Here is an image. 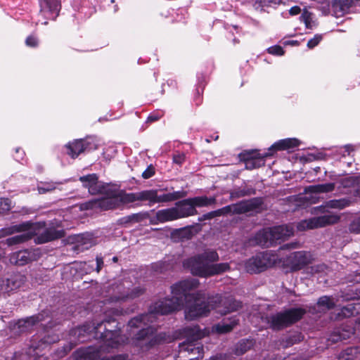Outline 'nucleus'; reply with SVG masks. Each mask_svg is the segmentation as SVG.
<instances>
[{"label":"nucleus","instance_id":"obj_1","mask_svg":"<svg viewBox=\"0 0 360 360\" xmlns=\"http://www.w3.org/2000/svg\"><path fill=\"white\" fill-rule=\"evenodd\" d=\"M199 285L197 278L186 279L173 285L171 287L172 298L155 302L150 307L148 313L134 317L128 322V335H121L119 328L112 329L110 325L116 321L111 319L96 323H86L72 328L69 334L70 345L64 348L65 352L70 351L77 344L85 342L91 335L96 338H101L105 346L112 349L126 343L131 337L136 346L142 350H148L166 342L168 338L165 333H156L155 328L151 326L156 316L172 313L184 305L187 320L206 316L212 309H217L221 314V296L217 295L209 297L208 302H200L201 299L205 298V293L195 291Z\"/></svg>","mask_w":360,"mask_h":360},{"label":"nucleus","instance_id":"obj_2","mask_svg":"<svg viewBox=\"0 0 360 360\" xmlns=\"http://www.w3.org/2000/svg\"><path fill=\"white\" fill-rule=\"evenodd\" d=\"M219 255L216 250L207 249L202 253L198 254L185 259L184 267L193 275L202 278H207L222 274L230 268L228 263H218Z\"/></svg>","mask_w":360,"mask_h":360},{"label":"nucleus","instance_id":"obj_3","mask_svg":"<svg viewBox=\"0 0 360 360\" xmlns=\"http://www.w3.org/2000/svg\"><path fill=\"white\" fill-rule=\"evenodd\" d=\"M58 340L57 334L45 328L41 333L32 337L30 345L25 353L15 354L13 360H38L44 355L42 351Z\"/></svg>","mask_w":360,"mask_h":360},{"label":"nucleus","instance_id":"obj_4","mask_svg":"<svg viewBox=\"0 0 360 360\" xmlns=\"http://www.w3.org/2000/svg\"><path fill=\"white\" fill-rule=\"evenodd\" d=\"M100 194H105V196L89 200L84 205L85 208L99 209L105 211L120 208L124 205L128 204L127 193L124 191L112 188L108 184Z\"/></svg>","mask_w":360,"mask_h":360},{"label":"nucleus","instance_id":"obj_5","mask_svg":"<svg viewBox=\"0 0 360 360\" xmlns=\"http://www.w3.org/2000/svg\"><path fill=\"white\" fill-rule=\"evenodd\" d=\"M183 331L186 340L179 344V352L197 354L195 358L190 360H198L199 358H202L203 345L198 340L205 336V332L198 326L186 327Z\"/></svg>","mask_w":360,"mask_h":360},{"label":"nucleus","instance_id":"obj_6","mask_svg":"<svg viewBox=\"0 0 360 360\" xmlns=\"http://www.w3.org/2000/svg\"><path fill=\"white\" fill-rule=\"evenodd\" d=\"M305 314L301 308H293L270 316L262 317V322L274 330H280L299 321Z\"/></svg>","mask_w":360,"mask_h":360},{"label":"nucleus","instance_id":"obj_7","mask_svg":"<svg viewBox=\"0 0 360 360\" xmlns=\"http://www.w3.org/2000/svg\"><path fill=\"white\" fill-rule=\"evenodd\" d=\"M280 262L281 259L277 254L271 251H264L257 253L247 260L245 269L248 273L257 274Z\"/></svg>","mask_w":360,"mask_h":360},{"label":"nucleus","instance_id":"obj_8","mask_svg":"<svg viewBox=\"0 0 360 360\" xmlns=\"http://www.w3.org/2000/svg\"><path fill=\"white\" fill-rule=\"evenodd\" d=\"M108 292L110 297L104 301V304L117 305L139 297L143 294L144 290L140 287H136L129 290L124 283H120L112 284Z\"/></svg>","mask_w":360,"mask_h":360},{"label":"nucleus","instance_id":"obj_9","mask_svg":"<svg viewBox=\"0 0 360 360\" xmlns=\"http://www.w3.org/2000/svg\"><path fill=\"white\" fill-rule=\"evenodd\" d=\"M32 224L30 222H24L20 224H15L9 227L4 228L1 230V236H8L15 233L27 231L26 233L17 235L7 238L6 243L8 245L22 243L31 238L32 236L34 234L33 231Z\"/></svg>","mask_w":360,"mask_h":360},{"label":"nucleus","instance_id":"obj_10","mask_svg":"<svg viewBox=\"0 0 360 360\" xmlns=\"http://www.w3.org/2000/svg\"><path fill=\"white\" fill-rule=\"evenodd\" d=\"M110 347L103 343L99 347L80 348L74 354V360H128L125 355H116L111 358H101V351L108 350Z\"/></svg>","mask_w":360,"mask_h":360},{"label":"nucleus","instance_id":"obj_11","mask_svg":"<svg viewBox=\"0 0 360 360\" xmlns=\"http://www.w3.org/2000/svg\"><path fill=\"white\" fill-rule=\"evenodd\" d=\"M340 217L334 213H326L322 216L302 220L297 225L299 231H305L318 227H322L338 222Z\"/></svg>","mask_w":360,"mask_h":360},{"label":"nucleus","instance_id":"obj_12","mask_svg":"<svg viewBox=\"0 0 360 360\" xmlns=\"http://www.w3.org/2000/svg\"><path fill=\"white\" fill-rule=\"evenodd\" d=\"M39 4L38 22L47 25V20H56L60 10V0H39Z\"/></svg>","mask_w":360,"mask_h":360},{"label":"nucleus","instance_id":"obj_13","mask_svg":"<svg viewBox=\"0 0 360 360\" xmlns=\"http://www.w3.org/2000/svg\"><path fill=\"white\" fill-rule=\"evenodd\" d=\"M263 202L260 198H253L222 207L224 215L228 214H244L259 209Z\"/></svg>","mask_w":360,"mask_h":360},{"label":"nucleus","instance_id":"obj_14","mask_svg":"<svg viewBox=\"0 0 360 360\" xmlns=\"http://www.w3.org/2000/svg\"><path fill=\"white\" fill-rule=\"evenodd\" d=\"M312 257L310 252L298 251L290 254L283 261L285 265L288 266L291 271H298L304 268L311 260Z\"/></svg>","mask_w":360,"mask_h":360},{"label":"nucleus","instance_id":"obj_15","mask_svg":"<svg viewBox=\"0 0 360 360\" xmlns=\"http://www.w3.org/2000/svg\"><path fill=\"white\" fill-rule=\"evenodd\" d=\"M79 181L84 187L88 188L89 193L91 195L100 194L107 185V184L98 181L96 174L80 176Z\"/></svg>","mask_w":360,"mask_h":360},{"label":"nucleus","instance_id":"obj_16","mask_svg":"<svg viewBox=\"0 0 360 360\" xmlns=\"http://www.w3.org/2000/svg\"><path fill=\"white\" fill-rule=\"evenodd\" d=\"M46 318H49V314L47 311H44L39 314L19 320L15 327L18 328L20 333L26 332L37 324L40 323L42 326V322L45 321Z\"/></svg>","mask_w":360,"mask_h":360},{"label":"nucleus","instance_id":"obj_17","mask_svg":"<svg viewBox=\"0 0 360 360\" xmlns=\"http://www.w3.org/2000/svg\"><path fill=\"white\" fill-rule=\"evenodd\" d=\"M25 281V277L20 274H15L9 278H0V292H9L20 288Z\"/></svg>","mask_w":360,"mask_h":360},{"label":"nucleus","instance_id":"obj_18","mask_svg":"<svg viewBox=\"0 0 360 360\" xmlns=\"http://www.w3.org/2000/svg\"><path fill=\"white\" fill-rule=\"evenodd\" d=\"M129 203L136 201H148L149 205L155 204L156 190H144L137 193H127Z\"/></svg>","mask_w":360,"mask_h":360},{"label":"nucleus","instance_id":"obj_19","mask_svg":"<svg viewBox=\"0 0 360 360\" xmlns=\"http://www.w3.org/2000/svg\"><path fill=\"white\" fill-rule=\"evenodd\" d=\"M64 236L65 231L63 229H56L51 226L45 229L41 233L38 234L35 238V241L37 243L42 244Z\"/></svg>","mask_w":360,"mask_h":360},{"label":"nucleus","instance_id":"obj_20","mask_svg":"<svg viewBox=\"0 0 360 360\" xmlns=\"http://www.w3.org/2000/svg\"><path fill=\"white\" fill-rule=\"evenodd\" d=\"M174 208H176L178 219L198 214V211L194 207L191 198L178 202Z\"/></svg>","mask_w":360,"mask_h":360},{"label":"nucleus","instance_id":"obj_21","mask_svg":"<svg viewBox=\"0 0 360 360\" xmlns=\"http://www.w3.org/2000/svg\"><path fill=\"white\" fill-rule=\"evenodd\" d=\"M178 219L176 211L174 207L158 210L154 217L150 219V223L158 224L159 223H165L167 221Z\"/></svg>","mask_w":360,"mask_h":360},{"label":"nucleus","instance_id":"obj_22","mask_svg":"<svg viewBox=\"0 0 360 360\" xmlns=\"http://www.w3.org/2000/svg\"><path fill=\"white\" fill-rule=\"evenodd\" d=\"M353 6L354 2L352 0H334L331 11L335 17L340 18L349 13Z\"/></svg>","mask_w":360,"mask_h":360},{"label":"nucleus","instance_id":"obj_23","mask_svg":"<svg viewBox=\"0 0 360 360\" xmlns=\"http://www.w3.org/2000/svg\"><path fill=\"white\" fill-rule=\"evenodd\" d=\"M272 233L273 243L276 244L279 240H285L293 234V229L290 226L282 225L270 228Z\"/></svg>","mask_w":360,"mask_h":360},{"label":"nucleus","instance_id":"obj_24","mask_svg":"<svg viewBox=\"0 0 360 360\" xmlns=\"http://www.w3.org/2000/svg\"><path fill=\"white\" fill-rule=\"evenodd\" d=\"M89 147V143L84 140H75L66 145L67 153L72 158H76L80 153L85 151Z\"/></svg>","mask_w":360,"mask_h":360},{"label":"nucleus","instance_id":"obj_25","mask_svg":"<svg viewBox=\"0 0 360 360\" xmlns=\"http://www.w3.org/2000/svg\"><path fill=\"white\" fill-rule=\"evenodd\" d=\"M255 241L256 244L263 247L273 245L272 233H271L270 228L258 231L255 236Z\"/></svg>","mask_w":360,"mask_h":360},{"label":"nucleus","instance_id":"obj_26","mask_svg":"<svg viewBox=\"0 0 360 360\" xmlns=\"http://www.w3.org/2000/svg\"><path fill=\"white\" fill-rule=\"evenodd\" d=\"M300 145V141L295 138L279 140L271 146L269 150H283L293 149Z\"/></svg>","mask_w":360,"mask_h":360},{"label":"nucleus","instance_id":"obj_27","mask_svg":"<svg viewBox=\"0 0 360 360\" xmlns=\"http://www.w3.org/2000/svg\"><path fill=\"white\" fill-rule=\"evenodd\" d=\"M186 195V192L184 191H178L172 193H167L158 194L156 190L155 203L168 202L182 198Z\"/></svg>","mask_w":360,"mask_h":360},{"label":"nucleus","instance_id":"obj_28","mask_svg":"<svg viewBox=\"0 0 360 360\" xmlns=\"http://www.w3.org/2000/svg\"><path fill=\"white\" fill-rule=\"evenodd\" d=\"M256 193L255 188L246 185L236 187L230 191V199L234 200L245 196L255 195Z\"/></svg>","mask_w":360,"mask_h":360},{"label":"nucleus","instance_id":"obj_29","mask_svg":"<svg viewBox=\"0 0 360 360\" xmlns=\"http://www.w3.org/2000/svg\"><path fill=\"white\" fill-rule=\"evenodd\" d=\"M352 334H354V329L352 328L349 329L337 328L330 335L328 340L332 342H337L349 338Z\"/></svg>","mask_w":360,"mask_h":360},{"label":"nucleus","instance_id":"obj_30","mask_svg":"<svg viewBox=\"0 0 360 360\" xmlns=\"http://www.w3.org/2000/svg\"><path fill=\"white\" fill-rule=\"evenodd\" d=\"M30 260V253L27 250H21L14 252L10 257L11 262L18 266H22Z\"/></svg>","mask_w":360,"mask_h":360},{"label":"nucleus","instance_id":"obj_31","mask_svg":"<svg viewBox=\"0 0 360 360\" xmlns=\"http://www.w3.org/2000/svg\"><path fill=\"white\" fill-rule=\"evenodd\" d=\"M238 324V320L235 318L230 321L224 320L221 323L214 325L212 327V330L217 333L223 334L231 331L233 328Z\"/></svg>","mask_w":360,"mask_h":360},{"label":"nucleus","instance_id":"obj_32","mask_svg":"<svg viewBox=\"0 0 360 360\" xmlns=\"http://www.w3.org/2000/svg\"><path fill=\"white\" fill-rule=\"evenodd\" d=\"M349 204V200L345 198H342L339 200H331L326 202L325 205L321 206L320 210H321L323 212H328V211L326 210L327 208L342 210L347 207Z\"/></svg>","mask_w":360,"mask_h":360},{"label":"nucleus","instance_id":"obj_33","mask_svg":"<svg viewBox=\"0 0 360 360\" xmlns=\"http://www.w3.org/2000/svg\"><path fill=\"white\" fill-rule=\"evenodd\" d=\"M191 199L195 208L196 207H208L216 203L215 197H207L206 195H203L191 198Z\"/></svg>","mask_w":360,"mask_h":360},{"label":"nucleus","instance_id":"obj_34","mask_svg":"<svg viewBox=\"0 0 360 360\" xmlns=\"http://www.w3.org/2000/svg\"><path fill=\"white\" fill-rule=\"evenodd\" d=\"M335 188L334 183H327L323 184H317L309 186L306 188V191L312 193H328L333 191Z\"/></svg>","mask_w":360,"mask_h":360},{"label":"nucleus","instance_id":"obj_35","mask_svg":"<svg viewBox=\"0 0 360 360\" xmlns=\"http://www.w3.org/2000/svg\"><path fill=\"white\" fill-rule=\"evenodd\" d=\"M335 301L333 297L322 296L317 302V307L321 311H326L334 308Z\"/></svg>","mask_w":360,"mask_h":360},{"label":"nucleus","instance_id":"obj_36","mask_svg":"<svg viewBox=\"0 0 360 360\" xmlns=\"http://www.w3.org/2000/svg\"><path fill=\"white\" fill-rule=\"evenodd\" d=\"M346 300H360V286L352 287L344 295Z\"/></svg>","mask_w":360,"mask_h":360},{"label":"nucleus","instance_id":"obj_37","mask_svg":"<svg viewBox=\"0 0 360 360\" xmlns=\"http://www.w3.org/2000/svg\"><path fill=\"white\" fill-rule=\"evenodd\" d=\"M252 346V342L249 340H242L239 342L237 348L236 353L238 354H242L245 353L247 350L250 349Z\"/></svg>","mask_w":360,"mask_h":360},{"label":"nucleus","instance_id":"obj_38","mask_svg":"<svg viewBox=\"0 0 360 360\" xmlns=\"http://www.w3.org/2000/svg\"><path fill=\"white\" fill-rule=\"evenodd\" d=\"M56 188V184L53 182L41 183L38 185L37 190L40 194L53 191Z\"/></svg>","mask_w":360,"mask_h":360},{"label":"nucleus","instance_id":"obj_39","mask_svg":"<svg viewBox=\"0 0 360 360\" xmlns=\"http://www.w3.org/2000/svg\"><path fill=\"white\" fill-rule=\"evenodd\" d=\"M149 217L148 212L133 214L127 217V221L140 222Z\"/></svg>","mask_w":360,"mask_h":360},{"label":"nucleus","instance_id":"obj_40","mask_svg":"<svg viewBox=\"0 0 360 360\" xmlns=\"http://www.w3.org/2000/svg\"><path fill=\"white\" fill-rule=\"evenodd\" d=\"M79 238L81 239L79 242L84 246V248L85 249L89 248L94 244V238L89 233L82 234L79 236Z\"/></svg>","mask_w":360,"mask_h":360},{"label":"nucleus","instance_id":"obj_41","mask_svg":"<svg viewBox=\"0 0 360 360\" xmlns=\"http://www.w3.org/2000/svg\"><path fill=\"white\" fill-rule=\"evenodd\" d=\"M12 207L11 200L8 198H0V214L8 212Z\"/></svg>","mask_w":360,"mask_h":360},{"label":"nucleus","instance_id":"obj_42","mask_svg":"<svg viewBox=\"0 0 360 360\" xmlns=\"http://www.w3.org/2000/svg\"><path fill=\"white\" fill-rule=\"evenodd\" d=\"M340 184L343 188L353 187L356 184V179L354 176H347L342 179Z\"/></svg>","mask_w":360,"mask_h":360},{"label":"nucleus","instance_id":"obj_43","mask_svg":"<svg viewBox=\"0 0 360 360\" xmlns=\"http://www.w3.org/2000/svg\"><path fill=\"white\" fill-rule=\"evenodd\" d=\"M271 0H256L253 4L255 10L263 11L265 7L272 6Z\"/></svg>","mask_w":360,"mask_h":360},{"label":"nucleus","instance_id":"obj_44","mask_svg":"<svg viewBox=\"0 0 360 360\" xmlns=\"http://www.w3.org/2000/svg\"><path fill=\"white\" fill-rule=\"evenodd\" d=\"M269 154L267 153H265V155L264 156H262V158H259L257 161L259 162L258 164L256 163V161L257 160H248L245 163V166H246V168L247 169H254L257 167H259L260 165H264V160H263V158L267 156Z\"/></svg>","mask_w":360,"mask_h":360},{"label":"nucleus","instance_id":"obj_45","mask_svg":"<svg viewBox=\"0 0 360 360\" xmlns=\"http://www.w3.org/2000/svg\"><path fill=\"white\" fill-rule=\"evenodd\" d=\"M322 40L321 34H316L314 38L309 39L307 42V47L309 49H313L316 46H317L319 42Z\"/></svg>","mask_w":360,"mask_h":360},{"label":"nucleus","instance_id":"obj_46","mask_svg":"<svg viewBox=\"0 0 360 360\" xmlns=\"http://www.w3.org/2000/svg\"><path fill=\"white\" fill-rule=\"evenodd\" d=\"M300 18H301L302 20L304 22V24L307 28H310V29L312 28V25H311L312 19H311V13L306 11L302 14Z\"/></svg>","mask_w":360,"mask_h":360},{"label":"nucleus","instance_id":"obj_47","mask_svg":"<svg viewBox=\"0 0 360 360\" xmlns=\"http://www.w3.org/2000/svg\"><path fill=\"white\" fill-rule=\"evenodd\" d=\"M267 51L269 53L276 56H282L284 53L283 48L277 45L269 47Z\"/></svg>","mask_w":360,"mask_h":360},{"label":"nucleus","instance_id":"obj_48","mask_svg":"<svg viewBox=\"0 0 360 360\" xmlns=\"http://www.w3.org/2000/svg\"><path fill=\"white\" fill-rule=\"evenodd\" d=\"M155 174V167L153 166V165H150L148 166L146 169L143 172L141 176L144 179H148L150 177H152Z\"/></svg>","mask_w":360,"mask_h":360},{"label":"nucleus","instance_id":"obj_49","mask_svg":"<svg viewBox=\"0 0 360 360\" xmlns=\"http://www.w3.org/2000/svg\"><path fill=\"white\" fill-rule=\"evenodd\" d=\"M317 4H320L321 8L324 13H327L329 10L330 0H312Z\"/></svg>","mask_w":360,"mask_h":360},{"label":"nucleus","instance_id":"obj_50","mask_svg":"<svg viewBox=\"0 0 360 360\" xmlns=\"http://www.w3.org/2000/svg\"><path fill=\"white\" fill-rule=\"evenodd\" d=\"M153 268L155 271L159 272H163L169 269L168 265L165 264V262H160L154 264Z\"/></svg>","mask_w":360,"mask_h":360},{"label":"nucleus","instance_id":"obj_51","mask_svg":"<svg viewBox=\"0 0 360 360\" xmlns=\"http://www.w3.org/2000/svg\"><path fill=\"white\" fill-rule=\"evenodd\" d=\"M185 155L184 153H177L173 156V162L177 165H181L185 161Z\"/></svg>","mask_w":360,"mask_h":360},{"label":"nucleus","instance_id":"obj_52","mask_svg":"<svg viewBox=\"0 0 360 360\" xmlns=\"http://www.w3.org/2000/svg\"><path fill=\"white\" fill-rule=\"evenodd\" d=\"M25 44L28 46L35 47L38 44V40L34 36H29L25 40Z\"/></svg>","mask_w":360,"mask_h":360},{"label":"nucleus","instance_id":"obj_53","mask_svg":"<svg viewBox=\"0 0 360 360\" xmlns=\"http://www.w3.org/2000/svg\"><path fill=\"white\" fill-rule=\"evenodd\" d=\"M342 313L345 316H349L353 314V307L351 305L345 307L342 309Z\"/></svg>","mask_w":360,"mask_h":360},{"label":"nucleus","instance_id":"obj_54","mask_svg":"<svg viewBox=\"0 0 360 360\" xmlns=\"http://www.w3.org/2000/svg\"><path fill=\"white\" fill-rule=\"evenodd\" d=\"M213 218H214V213H212V212H210L208 213L203 214L201 217H199L198 221H202L204 220H209V219H212Z\"/></svg>","mask_w":360,"mask_h":360},{"label":"nucleus","instance_id":"obj_55","mask_svg":"<svg viewBox=\"0 0 360 360\" xmlns=\"http://www.w3.org/2000/svg\"><path fill=\"white\" fill-rule=\"evenodd\" d=\"M15 153H16V155H15V159L20 162V160H22L23 159V156L25 155V153L24 151H22L20 148H16L15 150Z\"/></svg>","mask_w":360,"mask_h":360},{"label":"nucleus","instance_id":"obj_56","mask_svg":"<svg viewBox=\"0 0 360 360\" xmlns=\"http://www.w3.org/2000/svg\"><path fill=\"white\" fill-rule=\"evenodd\" d=\"M326 268V265L319 264V265L313 266L311 267V270L315 273H319L321 271H323Z\"/></svg>","mask_w":360,"mask_h":360},{"label":"nucleus","instance_id":"obj_57","mask_svg":"<svg viewBox=\"0 0 360 360\" xmlns=\"http://www.w3.org/2000/svg\"><path fill=\"white\" fill-rule=\"evenodd\" d=\"M348 281L352 283H360V273L356 272L352 278L349 277L348 278Z\"/></svg>","mask_w":360,"mask_h":360},{"label":"nucleus","instance_id":"obj_58","mask_svg":"<svg viewBox=\"0 0 360 360\" xmlns=\"http://www.w3.org/2000/svg\"><path fill=\"white\" fill-rule=\"evenodd\" d=\"M301 9L299 6H293L289 10V13L291 15H295L300 13Z\"/></svg>","mask_w":360,"mask_h":360},{"label":"nucleus","instance_id":"obj_59","mask_svg":"<svg viewBox=\"0 0 360 360\" xmlns=\"http://www.w3.org/2000/svg\"><path fill=\"white\" fill-rule=\"evenodd\" d=\"M103 265V260L101 257H96V271L99 272Z\"/></svg>","mask_w":360,"mask_h":360},{"label":"nucleus","instance_id":"obj_60","mask_svg":"<svg viewBox=\"0 0 360 360\" xmlns=\"http://www.w3.org/2000/svg\"><path fill=\"white\" fill-rule=\"evenodd\" d=\"M229 356L226 354H218L210 358V360H228Z\"/></svg>","mask_w":360,"mask_h":360},{"label":"nucleus","instance_id":"obj_61","mask_svg":"<svg viewBox=\"0 0 360 360\" xmlns=\"http://www.w3.org/2000/svg\"><path fill=\"white\" fill-rule=\"evenodd\" d=\"M212 213H214V217L224 215L222 208L212 211Z\"/></svg>","mask_w":360,"mask_h":360},{"label":"nucleus","instance_id":"obj_62","mask_svg":"<svg viewBox=\"0 0 360 360\" xmlns=\"http://www.w3.org/2000/svg\"><path fill=\"white\" fill-rule=\"evenodd\" d=\"M296 248V243H288V244H285L281 248L282 249H284V248Z\"/></svg>","mask_w":360,"mask_h":360},{"label":"nucleus","instance_id":"obj_63","mask_svg":"<svg viewBox=\"0 0 360 360\" xmlns=\"http://www.w3.org/2000/svg\"><path fill=\"white\" fill-rule=\"evenodd\" d=\"M112 309V313L116 315L122 314L123 313L122 309H117V308H111Z\"/></svg>","mask_w":360,"mask_h":360},{"label":"nucleus","instance_id":"obj_64","mask_svg":"<svg viewBox=\"0 0 360 360\" xmlns=\"http://www.w3.org/2000/svg\"><path fill=\"white\" fill-rule=\"evenodd\" d=\"M159 117H160L159 116L151 115L148 116V121L154 122V121L158 120L159 119Z\"/></svg>","mask_w":360,"mask_h":360}]
</instances>
